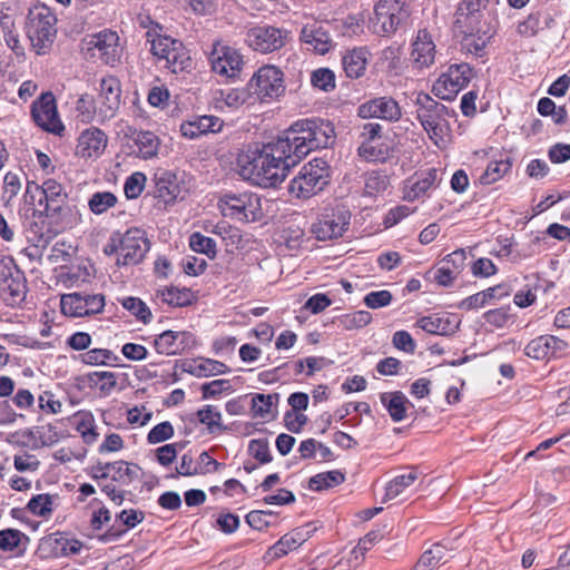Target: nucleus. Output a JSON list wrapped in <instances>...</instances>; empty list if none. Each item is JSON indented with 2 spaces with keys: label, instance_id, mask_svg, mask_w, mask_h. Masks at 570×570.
Instances as JSON below:
<instances>
[{
  "label": "nucleus",
  "instance_id": "f257e3e1",
  "mask_svg": "<svg viewBox=\"0 0 570 570\" xmlns=\"http://www.w3.org/2000/svg\"><path fill=\"white\" fill-rule=\"evenodd\" d=\"M334 126L323 119H302L282 136L261 148H248L237 156L239 176L253 185L276 187L312 150L327 148L334 142Z\"/></svg>",
  "mask_w": 570,
  "mask_h": 570
},
{
  "label": "nucleus",
  "instance_id": "f03ea898",
  "mask_svg": "<svg viewBox=\"0 0 570 570\" xmlns=\"http://www.w3.org/2000/svg\"><path fill=\"white\" fill-rule=\"evenodd\" d=\"M415 107V117L430 140L438 148L444 149L451 141L450 118L455 116L454 110L423 92L417 95Z\"/></svg>",
  "mask_w": 570,
  "mask_h": 570
},
{
  "label": "nucleus",
  "instance_id": "7ed1b4c3",
  "mask_svg": "<svg viewBox=\"0 0 570 570\" xmlns=\"http://www.w3.org/2000/svg\"><path fill=\"white\" fill-rule=\"evenodd\" d=\"M217 206L224 217L242 223H255L264 217L262 199L253 191L223 193Z\"/></svg>",
  "mask_w": 570,
  "mask_h": 570
},
{
  "label": "nucleus",
  "instance_id": "20e7f679",
  "mask_svg": "<svg viewBox=\"0 0 570 570\" xmlns=\"http://www.w3.org/2000/svg\"><path fill=\"white\" fill-rule=\"evenodd\" d=\"M57 18L45 4L29 9L26 21V33L35 51L45 53L53 43L57 35Z\"/></svg>",
  "mask_w": 570,
  "mask_h": 570
},
{
  "label": "nucleus",
  "instance_id": "39448f33",
  "mask_svg": "<svg viewBox=\"0 0 570 570\" xmlns=\"http://www.w3.org/2000/svg\"><path fill=\"white\" fill-rule=\"evenodd\" d=\"M330 181V167L322 158H314L305 164L288 186V191L296 198L307 199L324 189Z\"/></svg>",
  "mask_w": 570,
  "mask_h": 570
},
{
  "label": "nucleus",
  "instance_id": "423d86ee",
  "mask_svg": "<svg viewBox=\"0 0 570 570\" xmlns=\"http://www.w3.org/2000/svg\"><path fill=\"white\" fill-rule=\"evenodd\" d=\"M26 196H29L32 202L37 199L39 210L48 217L59 215L67 202L63 186L53 178L46 179L42 185L28 181Z\"/></svg>",
  "mask_w": 570,
  "mask_h": 570
},
{
  "label": "nucleus",
  "instance_id": "0eeeda50",
  "mask_svg": "<svg viewBox=\"0 0 570 570\" xmlns=\"http://www.w3.org/2000/svg\"><path fill=\"white\" fill-rule=\"evenodd\" d=\"M150 51L159 60H164L165 67L174 73L183 72L191 67L189 52L178 39L157 35L150 40Z\"/></svg>",
  "mask_w": 570,
  "mask_h": 570
},
{
  "label": "nucleus",
  "instance_id": "6e6552de",
  "mask_svg": "<svg viewBox=\"0 0 570 570\" xmlns=\"http://www.w3.org/2000/svg\"><path fill=\"white\" fill-rule=\"evenodd\" d=\"M409 17L404 0H380L374 6V14L370 19L373 33L387 36L394 33L397 27Z\"/></svg>",
  "mask_w": 570,
  "mask_h": 570
},
{
  "label": "nucleus",
  "instance_id": "1a4fd4ad",
  "mask_svg": "<svg viewBox=\"0 0 570 570\" xmlns=\"http://www.w3.org/2000/svg\"><path fill=\"white\" fill-rule=\"evenodd\" d=\"M85 48L91 58H98L105 65L115 67L120 63L124 47L119 35L110 29L88 36L83 40Z\"/></svg>",
  "mask_w": 570,
  "mask_h": 570
},
{
  "label": "nucleus",
  "instance_id": "9d476101",
  "mask_svg": "<svg viewBox=\"0 0 570 570\" xmlns=\"http://www.w3.org/2000/svg\"><path fill=\"white\" fill-rule=\"evenodd\" d=\"M208 60L212 71L226 79L238 78L245 65L240 52L220 40L213 42Z\"/></svg>",
  "mask_w": 570,
  "mask_h": 570
},
{
  "label": "nucleus",
  "instance_id": "9b49d317",
  "mask_svg": "<svg viewBox=\"0 0 570 570\" xmlns=\"http://www.w3.org/2000/svg\"><path fill=\"white\" fill-rule=\"evenodd\" d=\"M248 86L263 101L277 99L285 92L284 73L278 67L265 65L253 75Z\"/></svg>",
  "mask_w": 570,
  "mask_h": 570
},
{
  "label": "nucleus",
  "instance_id": "f8f14e48",
  "mask_svg": "<svg viewBox=\"0 0 570 570\" xmlns=\"http://www.w3.org/2000/svg\"><path fill=\"white\" fill-rule=\"evenodd\" d=\"M473 78L468 63L451 65L433 85V92L443 100H452Z\"/></svg>",
  "mask_w": 570,
  "mask_h": 570
},
{
  "label": "nucleus",
  "instance_id": "ddd939ff",
  "mask_svg": "<svg viewBox=\"0 0 570 570\" xmlns=\"http://www.w3.org/2000/svg\"><path fill=\"white\" fill-rule=\"evenodd\" d=\"M27 295L24 275L12 263L0 261V296L11 306L19 305Z\"/></svg>",
  "mask_w": 570,
  "mask_h": 570
},
{
  "label": "nucleus",
  "instance_id": "4468645a",
  "mask_svg": "<svg viewBox=\"0 0 570 570\" xmlns=\"http://www.w3.org/2000/svg\"><path fill=\"white\" fill-rule=\"evenodd\" d=\"M289 32L274 26H255L246 32L245 41L255 51L273 52L283 48Z\"/></svg>",
  "mask_w": 570,
  "mask_h": 570
},
{
  "label": "nucleus",
  "instance_id": "2eb2a0df",
  "mask_svg": "<svg viewBox=\"0 0 570 570\" xmlns=\"http://www.w3.org/2000/svg\"><path fill=\"white\" fill-rule=\"evenodd\" d=\"M62 314L70 317H86L99 314L105 307L102 294L70 293L61 296Z\"/></svg>",
  "mask_w": 570,
  "mask_h": 570
},
{
  "label": "nucleus",
  "instance_id": "dca6fc26",
  "mask_svg": "<svg viewBox=\"0 0 570 570\" xmlns=\"http://www.w3.org/2000/svg\"><path fill=\"white\" fill-rule=\"evenodd\" d=\"M31 116L36 125L48 132L61 135L65 130L52 92H43L32 102Z\"/></svg>",
  "mask_w": 570,
  "mask_h": 570
},
{
  "label": "nucleus",
  "instance_id": "f3484780",
  "mask_svg": "<svg viewBox=\"0 0 570 570\" xmlns=\"http://www.w3.org/2000/svg\"><path fill=\"white\" fill-rule=\"evenodd\" d=\"M121 254L117 256V266H129L139 264L149 250V242L145 232L139 228L128 229L120 237Z\"/></svg>",
  "mask_w": 570,
  "mask_h": 570
},
{
  "label": "nucleus",
  "instance_id": "a211bd4d",
  "mask_svg": "<svg viewBox=\"0 0 570 570\" xmlns=\"http://www.w3.org/2000/svg\"><path fill=\"white\" fill-rule=\"evenodd\" d=\"M121 85L114 76H107L100 80V90L97 98L99 107V124L112 119L120 107Z\"/></svg>",
  "mask_w": 570,
  "mask_h": 570
},
{
  "label": "nucleus",
  "instance_id": "6ab92c4d",
  "mask_svg": "<svg viewBox=\"0 0 570 570\" xmlns=\"http://www.w3.org/2000/svg\"><path fill=\"white\" fill-rule=\"evenodd\" d=\"M351 215L343 209H333L322 214L312 225V233L318 240L341 237L350 225Z\"/></svg>",
  "mask_w": 570,
  "mask_h": 570
},
{
  "label": "nucleus",
  "instance_id": "aec40b11",
  "mask_svg": "<svg viewBox=\"0 0 570 570\" xmlns=\"http://www.w3.org/2000/svg\"><path fill=\"white\" fill-rule=\"evenodd\" d=\"M157 353L179 355L196 345V338L190 332L165 331L154 342Z\"/></svg>",
  "mask_w": 570,
  "mask_h": 570
},
{
  "label": "nucleus",
  "instance_id": "412c9836",
  "mask_svg": "<svg viewBox=\"0 0 570 570\" xmlns=\"http://www.w3.org/2000/svg\"><path fill=\"white\" fill-rule=\"evenodd\" d=\"M357 114L360 117L380 118L387 121H397L401 118V108L392 97H377L362 104Z\"/></svg>",
  "mask_w": 570,
  "mask_h": 570
},
{
  "label": "nucleus",
  "instance_id": "4be33fe9",
  "mask_svg": "<svg viewBox=\"0 0 570 570\" xmlns=\"http://www.w3.org/2000/svg\"><path fill=\"white\" fill-rule=\"evenodd\" d=\"M107 136L99 128L83 130L77 144V155L81 158H98L107 147Z\"/></svg>",
  "mask_w": 570,
  "mask_h": 570
},
{
  "label": "nucleus",
  "instance_id": "5701e85b",
  "mask_svg": "<svg viewBox=\"0 0 570 570\" xmlns=\"http://www.w3.org/2000/svg\"><path fill=\"white\" fill-rule=\"evenodd\" d=\"M436 180L438 170L435 168H429L414 178L407 179L403 187V199L414 202L429 196V191L435 187Z\"/></svg>",
  "mask_w": 570,
  "mask_h": 570
},
{
  "label": "nucleus",
  "instance_id": "b1692460",
  "mask_svg": "<svg viewBox=\"0 0 570 570\" xmlns=\"http://www.w3.org/2000/svg\"><path fill=\"white\" fill-rule=\"evenodd\" d=\"M98 469L101 471V478H110L111 482H117L121 485L131 484L135 480L139 479L140 472L139 465L122 460L111 463H99Z\"/></svg>",
  "mask_w": 570,
  "mask_h": 570
},
{
  "label": "nucleus",
  "instance_id": "393cba45",
  "mask_svg": "<svg viewBox=\"0 0 570 570\" xmlns=\"http://www.w3.org/2000/svg\"><path fill=\"white\" fill-rule=\"evenodd\" d=\"M568 344L553 335H542L529 342L524 348L525 355L535 360L556 356L567 348Z\"/></svg>",
  "mask_w": 570,
  "mask_h": 570
},
{
  "label": "nucleus",
  "instance_id": "a878e982",
  "mask_svg": "<svg viewBox=\"0 0 570 570\" xmlns=\"http://www.w3.org/2000/svg\"><path fill=\"white\" fill-rule=\"evenodd\" d=\"M224 121L216 116H198L180 125V132L185 138L196 139L208 132H219Z\"/></svg>",
  "mask_w": 570,
  "mask_h": 570
},
{
  "label": "nucleus",
  "instance_id": "bb28decb",
  "mask_svg": "<svg viewBox=\"0 0 570 570\" xmlns=\"http://www.w3.org/2000/svg\"><path fill=\"white\" fill-rule=\"evenodd\" d=\"M301 39L311 46L320 55H325L332 48V39L328 31L317 21L306 23L301 31Z\"/></svg>",
  "mask_w": 570,
  "mask_h": 570
},
{
  "label": "nucleus",
  "instance_id": "cd10ccee",
  "mask_svg": "<svg viewBox=\"0 0 570 570\" xmlns=\"http://www.w3.org/2000/svg\"><path fill=\"white\" fill-rule=\"evenodd\" d=\"M248 99V92L240 88L216 89L212 92L210 104L218 111L235 110Z\"/></svg>",
  "mask_w": 570,
  "mask_h": 570
},
{
  "label": "nucleus",
  "instance_id": "c85d7f7f",
  "mask_svg": "<svg viewBox=\"0 0 570 570\" xmlns=\"http://www.w3.org/2000/svg\"><path fill=\"white\" fill-rule=\"evenodd\" d=\"M411 52L414 63L419 68L429 67L434 62L435 45L431 35L425 30H419Z\"/></svg>",
  "mask_w": 570,
  "mask_h": 570
},
{
  "label": "nucleus",
  "instance_id": "c756f323",
  "mask_svg": "<svg viewBox=\"0 0 570 570\" xmlns=\"http://www.w3.org/2000/svg\"><path fill=\"white\" fill-rule=\"evenodd\" d=\"M459 323L451 320L450 316H440L438 314L423 316L417 320L416 326L429 334L449 335L454 333Z\"/></svg>",
  "mask_w": 570,
  "mask_h": 570
},
{
  "label": "nucleus",
  "instance_id": "7c9ffc66",
  "mask_svg": "<svg viewBox=\"0 0 570 570\" xmlns=\"http://www.w3.org/2000/svg\"><path fill=\"white\" fill-rule=\"evenodd\" d=\"M184 371H186L197 377H207V376L225 374V373H228L230 370L223 362L212 360V358L200 357V358L193 360V361L188 362L185 365Z\"/></svg>",
  "mask_w": 570,
  "mask_h": 570
},
{
  "label": "nucleus",
  "instance_id": "2f4dec72",
  "mask_svg": "<svg viewBox=\"0 0 570 570\" xmlns=\"http://www.w3.org/2000/svg\"><path fill=\"white\" fill-rule=\"evenodd\" d=\"M156 197L165 204H170L180 197L181 188L177 177L170 171L161 173L156 177Z\"/></svg>",
  "mask_w": 570,
  "mask_h": 570
},
{
  "label": "nucleus",
  "instance_id": "473e14b6",
  "mask_svg": "<svg viewBox=\"0 0 570 570\" xmlns=\"http://www.w3.org/2000/svg\"><path fill=\"white\" fill-rule=\"evenodd\" d=\"M134 146L132 149L138 157L142 159H150L157 156L160 140L159 138L151 131H136L132 135Z\"/></svg>",
  "mask_w": 570,
  "mask_h": 570
},
{
  "label": "nucleus",
  "instance_id": "72a5a7b5",
  "mask_svg": "<svg viewBox=\"0 0 570 570\" xmlns=\"http://www.w3.org/2000/svg\"><path fill=\"white\" fill-rule=\"evenodd\" d=\"M367 52L363 48L347 51L342 58L343 69L348 78L363 76L367 65Z\"/></svg>",
  "mask_w": 570,
  "mask_h": 570
},
{
  "label": "nucleus",
  "instance_id": "f704fd0d",
  "mask_svg": "<svg viewBox=\"0 0 570 570\" xmlns=\"http://www.w3.org/2000/svg\"><path fill=\"white\" fill-rule=\"evenodd\" d=\"M308 532L304 529H295L284 534L272 548L271 551L274 558L286 556L289 551L296 550L307 539Z\"/></svg>",
  "mask_w": 570,
  "mask_h": 570
},
{
  "label": "nucleus",
  "instance_id": "c9c22d12",
  "mask_svg": "<svg viewBox=\"0 0 570 570\" xmlns=\"http://www.w3.org/2000/svg\"><path fill=\"white\" fill-rule=\"evenodd\" d=\"M380 400L394 422H401L405 419L409 401L402 392L382 393Z\"/></svg>",
  "mask_w": 570,
  "mask_h": 570
},
{
  "label": "nucleus",
  "instance_id": "e433bc0d",
  "mask_svg": "<svg viewBox=\"0 0 570 570\" xmlns=\"http://www.w3.org/2000/svg\"><path fill=\"white\" fill-rule=\"evenodd\" d=\"M68 546L69 541L66 538L55 533L41 539L38 551L41 558H58L68 556Z\"/></svg>",
  "mask_w": 570,
  "mask_h": 570
},
{
  "label": "nucleus",
  "instance_id": "4c0bfd02",
  "mask_svg": "<svg viewBox=\"0 0 570 570\" xmlns=\"http://www.w3.org/2000/svg\"><path fill=\"white\" fill-rule=\"evenodd\" d=\"M446 561L445 547L436 543L431 549L422 553L413 570H434Z\"/></svg>",
  "mask_w": 570,
  "mask_h": 570
},
{
  "label": "nucleus",
  "instance_id": "58836bf2",
  "mask_svg": "<svg viewBox=\"0 0 570 570\" xmlns=\"http://www.w3.org/2000/svg\"><path fill=\"white\" fill-rule=\"evenodd\" d=\"M76 118L83 124L99 122V107L89 95H82L76 101Z\"/></svg>",
  "mask_w": 570,
  "mask_h": 570
},
{
  "label": "nucleus",
  "instance_id": "ea45409f",
  "mask_svg": "<svg viewBox=\"0 0 570 570\" xmlns=\"http://www.w3.org/2000/svg\"><path fill=\"white\" fill-rule=\"evenodd\" d=\"M419 478L416 469L411 468L407 473L400 474L389 482L385 497L389 500L403 494Z\"/></svg>",
  "mask_w": 570,
  "mask_h": 570
},
{
  "label": "nucleus",
  "instance_id": "a19ab883",
  "mask_svg": "<svg viewBox=\"0 0 570 570\" xmlns=\"http://www.w3.org/2000/svg\"><path fill=\"white\" fill-rule=\"evenodd\" d=\"M345 481V475L340 470H332L327 472L317 473L308 481L309 489L314 491H323Z\"/></svg>",
  "mask_w": 570,
  "mask_h": 570
},
{
  "label": "nucleus",
  "instance_id": "79ce46f5",
  "mask_svg": "<svg viewBox=\"0 0 570 570\" xmlns=\"http://www.w3.org/2000/svg\"><path fill=\"white\" fill-rule=\"evenodd\" d=\"M161 301L171 306H186L191 302V293L187 288L165 287L157 292Z\"/></svg>",
  "mask_w": 570,
  "mask_h": 570
},
{
  "label": "nucleus",
  "instance_id": "37998d69",
  "mask_svg": "<svg viewBox=\"0 0 570 570\" xmlns=\"http://www.w3.org/2000/svg\"><path fill=\"white\" fill-rule=\"evenodd\" d=\"M511 169V163L507 159L490 161L480 176L482 185H491L500 180Z\"/></svg>",
  "mask_w": 570,
  "mask_h": 570
},
{
  "label": "nucleus",
  "instance_id": "c03bdc74",
  "mask_svg": "<svg viewBox=\"0 0 570 570\" xmlns=\"http://www.w3.org/2000/svg\"><path fill=\"white\" fill-rule=\"evenodd\" d=\"M117 196L111 191H97L88 200V207L95 215H101L116 206Z\"/></svg>",
  "mask_w": 570,
  "mask_h": 570
},
{
  "label": "nucleus",
  "instance_id": "a18cd8bd",
  "mask_svg": "<svg viewBox=\"0 0 570 570\" xmlns=\"http://www.w3.org/2000/svg\"><path fill=\"white\" fill-rule=\"evenodd\" d=\"M120 304L138 321L142 322L144 324L150 323L153 314L146 303L140 298L132 296L124 297L120 299Z\"/></svg>",
  "mask_w": 570,
  "mask_h": 570
},
{
  "label": "nucleus",
  "instance_id": "49530a36",
  "mask_svg": "<svg viewBox=\"0 0 570 570\" xmlns=\"http://www.w3.org/2000/svg\"><path fill=\"white\" fill-rule=\"evenodd\" d=\"M197 419L207 426L209 433L226 429L222 426V413L213 405H205L199 409L197 411Z\"/></svg>",
  "mask_w": 570,
  "mask_h": 570
},
{
  "label": "nucleus",
  "instance_id": "de8ad7c7",
  "mask_svg": "<svg viewBox=\"0 0 570 570\" xmlns=\"http://www.w3.org/2000/svg\"><path fill=\"white\" fill-rule=\"evenodd\" d=\"M53 497L48 493L33 495L28 504V510L37 517L47 518L53 510Z\"/></svg>",
  "mask_w": 570,
  "mask_h": 570
},
{
  "label": "nucleus",
  "instance_id": "09e8293b",
  "mask_svg": "<svg viewBox=\"0 0 570 570\" xmlns=\"http://www.w3.org/2000/svg\"><path fill=\"white\" fill-rule=\"evenodd\" d=\"M372 321V315L367 311H356L354 313L342 315L338 318L340 325L346 331L358 330Z\"/></svg>",
  "mask_w": 570,
  "mask_h": 570
},
{
  "label": "nucleus",
  "instance_id": "8fccbe9b",
  "mask_svg": "<svg viewBox=\"0 0 570 570\" xmlns=\"http://www.w3.org/2000/svg\"><path fill=\"white\" fill-rule=\"evenodd\" d=\"M80 361L87 365H105L111 361H117V356L107 348H92L80 354Z\"/></svg>",
  "mask_w": 570,
  "mask_h": 570
},
{
  "label": "nucleus",
  "instance_id": "3c124183",
  "mask_svg": "<svg viewBox=\"0 0 570 570\" xmlns=\"http://www.w3.org/2000/svg\"><path fill=\"white\" fill-rule=\"evenodd\" d=\"M189 246L194 252L205 254L208 257H215L216 255V242L200 233L190 235Z\"/></svg>",
  "mask_w": 570,
  "mask_h": 570
},
{
  "label": "nucleus",
  "instance_id": "603ef678",
  "mask_svg": "<svg viewBox=\"0 0 570 570\" xmlns=\"http://www.w3.org/2000/svg\"><path fill=\"white\" fill-rule=\"evenodd\" d=\"M390 185L387 175L382 171H370L365 176V193L367 195H374L386 190Z\"/></svg>",
  "mask_w": 570,
  "mask_h": 570
},
{
  "label": "nucleus",
  "instance_id": "864d4df0",
  "mask_svg": "<svg viewBox=\"0 0 570 570\" xmlns=\"http://www.w3.org/2000/svg\"><path fill=\"white\" fill-rule=\"evenodd\" d=\"M37 428L23 429L17 431L10 435L9 441L21 448H29L31 450H38V438Z\"/></svg>",
  "mask_w": 570,
  "mask_h": 570
},
{
  "label": "nucleus",
  "instance_id": "5fc2aeb1",
  "mask_svg": "<svg viewBox=\"0 0 570 570\" xmlns=\"http://www.w3.org/2000/svg\"><path fill=\"white\" fill-rule=\"evenodd\" d=\"M89 380L104 395H109L117 384V376L114 372H94L89 375Z\"/></svg>",
  "mask_w": 570,
  "mask_h": 570
},
{
  "label": "nucleus",
  "instance_id": "6e6d98bb",
  "mask_svg": "<svg viewBox=\"0 0 570 570\" xmlns=\"http://www.w3.org/2000/svg\"><path fill=\"white\" fill-rule=\"evenodd\" d=\"M312 85L325 92L335 88V75L328 68H320L313 71L311 77Z\"/></svg>",
  "mask_w": 570,
  "mask_h": 570
},
{
  "label": "nucleus",
  "instance_id": "4d7b16f0",
  "mask_svg": "<svg viewBox=\"0 0 570 570\" xmlns=\"http://www.w3.org/2000/svg\"><path fill=\"white\" fill-rule=\"evenodd\" d=\"M358 155L368 161H384L389 156V149L382 148L376 142H361Z\"/></svg>",
  "mask_w": 570,
  "mask_h": 570
},
{
  "label": "nucleus",
  "instance_id": "13d9d810",
  "mask_svg": "<svg viewBox=\"0 0 570 570\" xmlns=\"http://www.w3.org/2000/svg\"><path fill=\"white\" fill-rule=\"evenodd\" d=\"M277 394H256L252 399V409L256 416L265 417L272 413Z\"/></svg>",
  "mask_w": 570,
  "mask_h": 570
},
{
  "label": "nucleus",
  "instance_id": "bf43d9fd",
  "mask_svg": "<svg viewBox=\"0 0 570 570\" xmlns=\"http://www.w3.org/2000/svg\"><path fill=\"white\" fill-rule=\"evenodd\" d=\"M146 183L145 174L136 171L131 174L125 181L124 193L128 199H135L140 196Z\"/></svg>",
  "mask_w": 570,
  "mask_h": 570
},
{
  "label": "nucleus",
  "instance_id": "052dcab7",
  "mask_svg": "<svg viewBox=\"0 0 570 570\" xmlns=\"http://www.w3.org/2000/svg\"><path fill=\"white\" fill-rule=\"evenodd\" d=\"M248 452L262 464L269 463L273 460L268 441L265 439L250 440L248 444Z\"/></svg>",
  "mask_w": 570,
  "mask_h": 570
},
{
  "label": "nucleus",
  "instance_id": "680f3d73",
  "mask_svg": "<svg viewBox=\"0 0 570 570\" xmlns=\"http://www.w3.org/2000/svg\"><path fill=\"white\" fill-rule=\"evenodd\" d=\"M382 539L383 534L380 530H373L366 533L363 538L360 539L357 546L352 551V553L355 556V559L357 560L360 557L363 559L365 553Z\"/></svg>",
  "mask_w": 570,
  "mask_h": 570
},
{
  "label": "nucleus",
  "instance_id": "e2e57ef3",
  "mask_svg": "<svg viewBox=\"0 0 570 570\" xmlns=\"http://www.w3.org/2000/svg\"><path fill=\"white\" fill-rule=\"evenodd\" d=\"M37 433L39 449L45 446H52L62 438L61 433L52 424L37 426Z\"/></svg>",
  "mask_w": 570,
  "mask_h": 570
},
{
  "label": "nucleus",
  "instance_id": "0e129e2a",
  "mask_svg": "<svg viewBox=\"0 0 570 570\" xmlns=\"http://www.w3.org/2000/svg\"><path fill=\"white\" fill-rule=\"evenodd\" d=\"M24 534L18 529H4L0 531V550L11 552L19 547Z\"/></svg>",
  "mask_w": 570,
  "mask_h": 570
},
{
  "label": "nucleus",
  "instance_id": "69168bd1",
  "mask_svg": "<svg viewBox=\"0 0 570 570\" xmlns=\"http://www.w3.org/2000/svg\"><path fill=\"white\" fill-rule=\"evenodd\" d=\"M174 436V426L170 422L165 421L155 425L147 435V441L150 444L165 442Z\"/></svg>",
  "mask_w": 570,
  "mask_h": 570
},
{
  "label": "nucleus",
  "instance_id": "338daca9",
  "mask_svg": "<svg viewBox=\"0 0 570 570\" xmlns=\"http://www.w3.org/2000/svg\"><path fill=\"white\" fill-rule=\"evenodd\" d=\"M21 190V180L14 173L8 171L3 178L2 198L9 204Z\"/></svg>",
  "mask_w": 570,
  "mask_h": 570
},
{
  "label": "nucleus",
  "instance_id": "774afa93",
  "mask_svg": "<svg viewBox=\"0 0 570 570\" xmlns=\"http://www.w3.org/2000/svg\"><path fill=\"white\" fill-rule=\"evenodd\" d=\"M76 430L81 434L83 441L88 444L94 443L98 438V433L96 432L94 425V419L89 414L81 416V419L76 424Z\"/></svg>",
  "mask_w": 570,
  "mask_h": 570
}]
</instances>
